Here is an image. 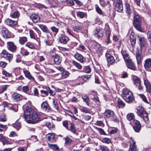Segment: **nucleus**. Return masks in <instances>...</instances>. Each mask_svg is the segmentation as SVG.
Returning a JSON list of instances; mask_svg holds the SVG:
<instances>
[{"label": "nucleus", "mask_w": 151, "mask_h": 151, "mask_svg": "<svg viewBox=\"0 0 151 151\" xmlns=\"http://www.w3.org/2000/svg\"><path fill=\"white\" fill-rule=\"evenodd\" d=\"M17 136L18 135L17 133L14 131L11 132L9 134V136L10 137H14L15 136Z\"/></svg>", "instance_id": "63"}, {"label": "nucleus", "mask_w": 151, "mask_h": 151, "mask_svg": "<svg viewBox=\"0 0 151 151\" xmlns=\"http://www.w3.org/2000/svg\"><path fill=\"white\" fill-rule=\"evenodd\" d=\"M22 89L23 92L26 93L29 91V87L27 86H23L22 87Z\"/></svg>", "instance_id": "62"}, {"label": "nucleus", "mask_w": 151, "mask_h": 151, "mask_svg": "<svg viewBox=\"0 0 151 151\" xmlns=\"http://www.w3.org/2000/svg\"><path fill=\"white\" fill-rule=\"evenodd\" d=\"M140 97L142 99L143 101L145 102H147V101L145 96L143 94H140L139 95Z\"/></svg>", "instance_id": "61"}, {"label": "nucleus", "mask_w": 151, "mask_h": 151, "mask_svg": "<svg viewBox=\"0 0 151 151\" xmlns=\"http://www.w3.org/2000/svg\"><path fill=\"white\" fill-rule=\"evenodd\" d=\"M79 78H81L84 81H86L88 80L90 78V75H85L84 76H80Z\"/></svg>", "instance_id": "49"}, {"label": "nucleus", "mask_w": 151, "mask_h": 151, "mask_svg": "<svg viewBox=\"0 0 151 151\" xmlns=\"http://www.w3.org/2000/svg\"><path fill=\"white\" fill-rule=\"evenodd\" d=\"M27 41V38H19V43L22 45L24 44Z\"/></svg>", "instance_id": "59"}, {"label": "nucleus", "mask_w": 151, "mask_h": 151, "mask_svg": "<svg viewBox=\"0 0 151 151\" xmlns=\"http://www.w3.org/2000/svg\"><path fill=\"white\" fill-rule=\"evenodd\" d=\"M13 126L14 128L18 130L20 128V123L19 122H16L13 124Z\"/></svg>", "instance_id": "47"}, {"label": "nucleus", "mask_w": 151, "mask_h": 151, "mask_svg": "<svg viewBox=\"0 0 151 151\" xmlns=\"http://www.w3.org/2000/svg\"><path fill=\"white\" fill-rule=\"evenodd\" d=\"M12 99L16 101H19L22 98V96L20 94L17 93H14L12 95Z\"/></svg>", "instance_id": "23"}, {"label": "nucleus", "mask_w": 151, "mask_h": 151, "mask_svg": "<svg viewBox=\"0 0 151 151\" xmlns=\"http://www.w3.org/2000/svg\"><path fill=\"white\" fill-rule=\"evenodd\" d=\"M13 142L14 140H13L11 139H5L3 144V145H4L5 144H12L13 143Z\"/></svg>", "instance_id": "39"}, {"label": "nucleus", "mask_w": 151, "mask_h": 151, "mask_svg": "<svg viewBox=\"0 0 151 151\" xmlns=\"http://www.w3.org/2000/svg\"><path fill=\"white\" fill-rule=\"evenodd\" d=\"M41 107L42 110L45 112H49L50 111V108L46 102H44L42 104Z\"/></svg>", "instance_id": "15"}, {"label": "nucleus", "mask_w": 151, "mask_h": 151, "mask_svg": "<svg viewBox=\"0 0 151 151\" xmlns=\"http://www.w3.org/2000/svg\"><path fill=\"white\" fill-rule=\"evenodd\" d=\"M70 74V73L68 71L65 70L61 73V76L63 78H67L69 76Z\"/></svg>", "instance_id": "34"}, {"label": "nucleus", "mask_w": 151, "mask_h": 151, "mask_svg": "<svg viewBox=\"0 0 151 151\" xmlns=\"http://www.w3.org/2000/svg\"><path fill=\"white\" fill-rule=\"evenodd\" d=\"M66 2L69 6H73L74 5V2L73 0H66Z\"/></svg>", "instance_id": "56"}, {"label": "nucleus", "mask_w": 151, "mask_h": 151, "mask_svg": "<svg viewBox=\"0 0 151 151\" xmlns=\"http://www.w3.org/2000/svg\"><path fill=\"white\" fill-rule=\"evenodd\" d=\"M115 5V9L117 11L121 12L123 10V3L121 0H116Z\"/></svg>", "instance_id": "9"}, {"label": "nucleus", "mask_w": 151, "mask_h": 151, "mask_svg": "<svg viewBox=\"0 0 151 151\" xmlns=\"http://www.w3.org/2000/svg\"><path fill=\"white\" fill-rule=\"evenodd\" d=\"M54 41L53 38H47L45 40V41L46 44L48 45H51Z\"/></svg>", "instance_id": "38"}, {"label": "nucleus", "mask_w": 151, "mask_h": 151, "mask_svg": "<svg viewBox=\"0 0 151 151\" xmlns=\"http://www.w3.org/2000/svg\"><path fill=\"white\" fill-rule=\"evenodd\" d=\"M26 46L29 48L32 49H35V47L30 42H28L26 45Z\"/></svg>", "instance_id": "54"}, {"label": "nucleus", "mask_w": 151, "mask_h": 151, "mask_svg": "<svg viewBox=\"0 0 151 151\" xmlns=\"http://www.w3.org/2000/svg\"><path fill=\"white\" fill-rule=\"evenodd\" d=\"M30 17L32 19L33 22L35 23L38 22L40 19L39 17L35 14H32L30 16Z\"/></svg>", "instance_id": "27"}, {"label": "nucleus", "mask_w": 151, "mask_h": 151, "mask_svg": "<svg viewBox=\"0 0 151 151\" xmlns=\"http://www.w3.org/2000/svg\"><path fill=\"white\" fill-rule=\"evenodd\" d=\"M90 44L92 45L93 48L96 51V53L99 56H100L102 54L103 47L101 45L96 42L92 41Z\"/></svg>", "instance_id": "5"}, {"label": "nucleus", "mask_w": 151, "mask_h": 151, "mask_svg": "<svg viewBox=\"0 0 151 151\" xmlns=\"http://www.w3.org/2000/svg\"><path fill=\"white\" fill-rule=\"evenodd\" d=\"M82 28L81 26H75L73 27V30L76 32H79Z\"/></svg>", "instance_id": "55"}, {"label": "nucleus", "mask_w": 151, "mask_h": 151, "mask_svg": "<svg viewBox=\"0 0 151 151\" xmlns=\"http://www.w3.org/2000/svg\"><path fill=\"white\" fill-rule=\"evenodd\" d=\"M133 128L135 131L139 132L141 129V124L140 122L136 119H134L133 121Z\"/></svg>", "instance_id": "7"}, {"label": "nucleus", "mask_w": 151, "mask_h": 151, "mask_svg": "<svg viewBox=\"0 0 151 151\" xmlns=\"http://www.w3.org/2000/svg\"><path fill=\"white\" fill-rule=\"evenodd\" d=\"M82 98L83 99L84 101L85 102L87 105L89 106V97L86 95H83L82 96Z\"/></svg>", "instance_id": "35"}, {"label": "nucleus", "mask_w": 151, "mask_h": 151, "mask_svg": "<svg viewBox=\"0 0 151 151\" xmlns=\"http://www.w3.org/2000/svg\"><path fill=\"white\" fill-rule=\"evenodd\" d=\"M1 55L2 58L8 60L9 63L10 62L13 57L12 54L9 53L5 50H3L2 51Z\"/></svg>", "instance_id": "6"}, {"label": "nucleus", "mask_w": 151, "mask_h": 151, "mask_svg": "<svg viewBox=\"0 0 151 151\" xmlns=\"http://www.w3.org/2000/svg\"><path fill=\"white\" fill-rule=\"evenodd\" d=\"M122 97L128 103L131 102L133 99L132 93L127 88L123 89L122 92Z\"/></svg>", "instance_id": "4"}, {"label": "nucleus", "mask_w": 151, "mask_h": 151, "mask_svg": "<svg viewBox=\"0 0 151 151\" xmlns=\"http://www.w3.org/2000/svg\"><path fill=\"white\" fill-rule=\"evenodd\" d=\"M114 113L112 111L107 109L104 112L105 116L107 118H111L113 116Z\"/></svg>", "instance_id": "22"}, {"label": "nucleus", "mask_w": 151, "mask_h": 151, "mask_svg": "<svg viewBox=\"0 0 151 151\" xmlns=\"http://www.w3.org/2000/svg\"><path fill=\"white\" fill-rule=\"evenodd\" d=\"M99 147L101 151H109V149L106 146L100 145Z\"/></svg>", "instance_id": "52"}, {"label": "nucleus", "mask_w": 151, "mask_h": 151, "mask_svg": "<svg viewBox=\"0 0 151 151\" xmlns=\"http://www.w3.org/2000/svg\"><path fill=\"white\" fill-rule=\"evenodd\" d=\"M130 41L132 46L133 47L134 46L136 42V38H130Z\"/></svg>", "instance_id": "58"}, {"label": "nucleus", "mask_w": 151, "mask_h": 151, "mask_svg": "<svg viewBox=\"0 0 151 151\" xmlns=\"http://www.w3.org/2000/svg\"><path fill=\"white\" fill-rule=\"evenodd\" d=\"M1 73L2 75H4L6 77H10L12 76L11 73L7 72L4 69L2 71Z\"/></svg>", "instance_id": "44"}, {"label": "nucleus", "mask_w": 151, "mask_h": 151, "mask_svg": "<svg viewBox=\"0 0 151 151\" xmlns=\"http://www.w3.org/2000/svg\"><path fill=\"white\" fill-rule=\"evenodd\" d=\"M137 114L139 117L142 118L147 124L150 122L147 112L144 108L141 106H138L137 108Z\"/></svg>", "instance_id": "3"}, {"label": "nucleus", "mask_w": 151, "mask_h": 151, "mask_svg": "<svg viewBox=\"0 0 151 151\" xmlns=\"http://www.w3.org/2000/svg\"><path fill=\"white\" fill-rule=\"evenodd\" d=\"M74 57L78 60L81 63H83L86 61V58L80 54L77 53L75 55Z\"/></svg>", "instance_id": "16"}, {"label": "nucleus", "mask_w": 151, "mask_h": 151, "mask_svg": "<svg viewBox=\"0 0 151 151\" xmlns=\"http://www.w3.org/2000/svg\"><path fill=\"white\" fill-rule=\"evenodd\" d=\"M102 142L104 143L109 144L111 142V141L110 139L107 138H105L102 140Z\"/></svg>", "instance_id": "53"}, {"label": "nucleus", "mask_w": 151, "mask_h": 151, "mask_svg": "<svg viewBox=\"0 0 151 151\" xmlns=\"http://www.w3.org/2000/svg\"><path fill=\"white\" fill-rule=\"evenodd\" d=\"M121 52L125 61H126L130 59L129 55L126 51L125 50H122L121 51Z\"/></svg>", "instance_id": "29"}, {"label": "nucleus", "mask_w": 151, "mask_h": 151, "mask_svg": "<svg viewBox=\"0 0 151 151\" xmlns=\"http://www.w3.org/2000/svg\"><path fill=\"white\" fill-rule=\"evenodd\" d=\"M118 129L116 128H113L110 131V134H114L116 133Z\"/></svg>", "instance_id": "64"}, {"label": "nucleus", "mask_w": 151, "mask_h": 151, "mask_svg": "<svg viewBox=\"0 0 151 151\" xmlns=\"http://www.w3.org/2000/svg\"><path fill=\"white\" fill-rule=\"evenodd\" d=\"M73 65L79 69L80 70L82 69V66L80 63L75 61H73Z\"/></svg>", "instance_id": "48"}, {"label": "nucleus", "mask_w": 151, "mask_h": 151, "mask_svg": "<svg viewBox=\"0 0 151 151\" xmlns=\"http://www.w3.org/2000/svg\"><path fill=\"white\" fill-rule=\"evenodd\" d=\"M132 81L134 85H137L141 83L140 79L138 77L134 76L132 78Z\"/></svg>", "instance_id": "26"}, {"label": "nucleus", "mask_w": 151, "mask_h": 151, "mask_svg": "<svg viewBox=\"0 0 151 151\" xmlns=\"http://www.w3.org/2000/svg\"><path fill=\"white\" fill-rule=\"evenodd\" d=\"M125 62L128 68L134 70H136V68L135 65L131 59H130Z\"/></svg>", "instance_id": "12"}, {"label": "nucleus", "mask_w": 151, "mask_h": 151, "mask_svg": "<svg viewBox=\"0 0 151 151\" xmlns=\"http://www.w3.org/2000/svg\"><path fill=\"white\" fill-rule=\"evenodd\" d=\"M95 128L98 130L101 134L106 135V133L101 128H99L97 127H95Z\"/></svg>", "instance_id": "57"}, {"label": "nucleus", "mask_w": 151, "mask_h": 151, "mask_svg": "<svg viewBox=\"0 0 151 151\" xmlns=\"http://www.w3.org/2000/svg\"><path fill=\"white\" fill-rule=\"evenodd\" d=\"M23 72L26 78L29 79L34 80V78L32 76L28 70H24Z\"/></svg>", "instance_id": "30"}, {"label": "nucleus", "mask_w": 151, "mask_h": 151, "mask_svg": "<svg viewBox=\"0 0 151 151\" xmlns=\"http://www.w3.org/2000/svg\"><path fill=\"white\" fill-rule=\"evenodd\" d=\"M129 142V148L128 151H138L136 145V142L132 137H130Z\"/></svg>", "instance_id": "8"}, {"label": "nucleus", "mask_w": 151, "mask_h": 151, "mask_svg": "<svg viewBox=\"0 0 151 151\" xmlns=\"http://www.w3.org/2000/svg\"><path fill=\"white\" fill-rule=\"evenodd\" d=\"M48 145L51 149H53L54 150H56L57 151L60 150L59 148L57 145L48 144Z\"/></svg>", "instance_id": "33"}, {"label": "nucleus", "mask_w": 151, "mask_h": 151, "mask_svg": "<svg viewBox=\"0 0 151 151\" xmlns=\"http://www.w3.org/2000/svg\"><path fill=\"white\" fill-rule=\"evenodd\" d=\"M139 41L141 50L145 49L147 46V43L145 38H139Z\"/></svg>", "instance_id": "14"}, {"label": "nucleus", "mask_w": 151, "mask_h": 151, "mask_svg": "<svg viewBox=\"0 0 151 151\" xmlns=\"http://www.w3.org/2000/svg\"><path fill=\"white\" fill-rule=\"evenodd\" d=\"M21 53L22 55L24 56L28 55L29 54V52L27 50H26L23 48L21 49Z\"/></svg>", "instance_id": "43"}, {"label": "nucleus", "mask_w": 151, "mask_h": 151, "mask_svg": "<svg viewBox=\"0 0 151 151\" xmlns=\"http://www.w3.org/2000/svg\"><path fill=\"white\" fill-rule=\"evenodd\" d=\"M78 17L81 18H83L86 15V13L81 12H78L77 13Z\"/></svg>", "instance_id": "42"}, {"label": "nucleus", "mask_w": 151, "mask_h": 151, "mask_svg": "<svg viewBox=\"0 0 151 151\" xmlns=\"http://www.w3.org/2000/svg\"><path fill=\"white\" fill-rule=\"evenodd\" d=\"M46 137L48 140L51 142H53L55 141L54 134L53 133H50L46 135Z\"/></svg>", "instance_id": "21"}, {"label": "nucleus", "mask_w": 151, "mask_h": 151, "mask_svg": "<svg viewBox=\"0 0 151 151\" xmlns=\"http://www.w3.org/2000/svg\"><path fill=\"white\" fill-rule=\"evenodd\" d=\"M24 116L25 120L28 123L34 124L42 120L43 118L41 114L37 113L30 106H27L24 110Z\"/></svg>", "instance_id": "1"}, {"label": "nucleus", "mask_w": 151, "mask_h": 151, "mask_svg": "<svg viewBox=\"0 0 151 151\" xmlns=\"http://www.w3.org/2000/svg\"><path fill=\"white\" fill-rule=\"evenodd\" d=\"M39 26L43 32L46 33L48 32V29L46 26L43 24H40Z\"/></svg>", "instance_id": "46"}, {"label": "nucleus", "mask_w": 151, "mask_h": 151, "mask_svg": "<svg viewBox=\"0 0 151 151\" xmlns=\"http://www.w3.org/2000/svg\"><path fill=\"white\" fill-rule=\"evenodd\" d=\"M6 24L9 26H14L17 24V22L15 21L8 19L5 20Z\"/></svg>", "instance_id": "25"}, {"label": "nucleus", "mask_w": 151, "mask_h": 151, "mask_svg": "<svg viewBox=\"0 0 151 151\" xmlns=\"http://www.w3.org/2000/svg\"><path fill=\"white\" fill-rule=\"evenodd\" d=\"M136 56L137 64H139L141 63L143 57L141 55L139 50L136 52Z\"/></svg>", "instance_id": "20"}, {"label": "nucleus", "mask_w": 151, "mask_h": 151, "mask_svg": "<svg viewBox=\"0 0 151 151\" xmlns=\"http://www.w3.org/2000/svg\"><path fill=\"white\" fill-rule=\"evenodd\" d=\"M91 68L89 66H85L83 68V72L87 73H89L91 72Z\"/></svg>", "instance_id": "40"}, {"label": "nucleus", "mask_w": 151, "mask_h": 151, "mask_svg": "<svg viewBox=\"0 0 151 151\" xmlns=\"http://www.w3.org/2000/svg\"><path fill=\"white\" fill-rule=\"evenodd\" d=\"M69 40V38H59V41L62 44H66Z\"/></svg>", "instance_id": "45"}, {"label": "nucleus", "mask_w": 151, "mask_h": 151, "mask_svg": "<svg viewBox=\"0 0 151 151\" xmlns=\"http://www.w3.org/2000/svg\"><path fill=\"white\" fill-rule=\"evenodd\" d=\"M46 126L50 129H53L55 127V125L50 122H47L46 124Z\"/></svg>", "instance_id": "41"}, {"label": "nucleus", "mask_w": 151, "mask_h": 151, "mask_svg": "<svg viewBox=\"0 0 151 151\" xmlns=\"http://www.w3.org/2000/svg\"><path fill=\"white\" fill-rule=\"evenodd\" d=\"M144 66L145 69L148 70L151 68V58H147L145 61Z\"/></svg>", "instance_id": "19"}, {"label": "nucleus", "mask_w": 151, "mask_h": 151, "mask_svg": "<svg viewBox=\"0 0 151 151\" xmlns=\"http://www.w3.org/2000/svg\"><path fill=\"white\" fill-rule=\"evenodd\" d=\"M125 6L126 9V12L128 14L129 16L133 14L134 12H135L131 8L130 4L128 3H126L125 4Z\"/></svg>", "instance_id": "17"}, {"label": "nucleus", "mask_w": 151, "mask_h": 151, "mask_svg": "<svg viewBox=\"0 0 151 151\" xmlns=\"http://www.w3.org/2000/svg\"><path fill=\"white\" fill-rule=\"evenodd\" d=\"M92 99L94 101L96 102L97 103V104L98 105L99 104V100L97 96L94 97L93 98H92Z\"/></svg>", "instance_id": "60"}, {"label": "nucleus", "mask_w": 151, "mask_h": 151, "mask_svg": "<svg viewBox=\"0 0 151 151\" xmlns=\"http://www.w3.org/2000/svg\"><path fill=\"white\" fill-rule=\"evenodd\" d=\"M132 15L133 16V25L135 28L140 32H143L144 29H142L141 26L142 19L140 17L136 12H134Z\"/></svg>", "instance_id": "2"}, {"label": "nucleus", "mask_w": 151, "mask_h": 151, "mask_svg": "<svg viewBox=\"0 0 151 151\" xmlns=\"http://www.w3.org/2000/svg\"><path fill=\"white\" fill-rule=\"evenodd\" d=\"M106 56L108 63H113L114 62L115 60L113 56H111L109 54L107 53H106Z\"/></svg>", "instance_id": "24"}, {"label": "nucleus", "mask_w": 151, "mask_h": 151, "mask_svg": "<svg viewBox=\"0 0 151 151\" xmlns=\"http://www.w3.org/2000/svg\"><path fill=\"white\" fill-rule=\"evenodd\" d=\"M100 3L101 5L103 6H107L108 7H110L111 5L110 4L109 2V1H107L106 2H105L104 0H99Z\"/></svg>", "instance_id": "31"}, {"label": "nucleus", "mask_w": 151, "mask_h": 151, "mask_svg": "<svg viewBox=\"0 0 151 151\" xmlns=\"http://www.w3.org/2000/svg\"><path fill=\"white\" fill-rule=\"evenodd\" d=\"M53 100V105L54 108L56 110H58V109L57 101L54 99Z\"/></svg>", "instance_id": "51"}, {"label": "nucleus", "mask_w": 151, "mask_h": 151, "mask_svg": "<svg viewBox=\"0 0 151 151\" xmlns=\"http://www.w3.org/2000/svg\"><path fill=\"white\" fill-rule=\"evenodd\" d=\"M144 84L146 88L147 92L151 93V84L149 81L146 79H144Z\"/></svg>", "instance_id": "11"}, {"label": "nucleus", "mask_w": 151, "mask_h": 151, "mask_svg": "<svg viewBox=\"0 0 151 151\" xmlns=\"http://www.w3.org/2000/svg\"><path fill=\"white\" fill-rule=\"evenodd\" d=\"M117 103L118 107L120 108L122 107H124L125 106V104L124 103L123 101L119 98L118 99Z\"/></svg>", "instance_id": "37"}, {"label": "nucleus", "mask_w": 151, "mask_h": 151, "mask_svg": "<svg viewBox=\"0 0 151 151\" xmlns=\"http://www.w3.org/2000/svg\"><path fill=\"white\" fill-rule=\"evenodd\" d=\"M1 34L2 36L4 38H9V32L7 28L3 26H1Z\"/></svg>", "instance_id": "10"}, {"label": "nucleus", "mask_w": 151, "mask_h": 151, "mask_svg": "<svg viewBox=\"0 0 151 151\" xmlns=\"http://www.w3.org/2000/svg\"><path fill=\"white\" fill-rule=\"evenodd\" d=\"M93 33L95 37L100 38L103 37V34L102 33L101 31L99 30V29L94 30Z\"/></svg>", "instance_id": "28"}, {"label": "nucleus", "mask_w": 151, "mask_h": 151, "mask_svg": "<svg viewBox=\"0 0 151 151\" xmlns=\"http://www.w3.org/2000/svg\"><path fill=\"white\" fill-rule=\"evenodd\" d=\"M51 57L53 59L55 64L59 65L60 63L62 60V58L58 55H52Z\"/></svg>", "instance_id": "18"}, {"label": "nucleus", "mask_w": 151, "mask_h": 151, "mask_svg": "<svg viewBox=\"0 0 151 151\" xmlns=\"http://www.w3.org/2000/svg\"><path fill=\"white\" fill-rule=\"evenodd\" d=\"M8 48L9 50L13 52H15L17 50L16 46L13 42H7Z\"/></svg>", "instance_id": "13"}, {"label": "nucleus", "mask_w": 151, "mask_h": 151, "mask_svg": "<svg viewBox=\"0 0 151 151\" xmlns=\"http://www.w3.org/2000/svg\"><path fill=\"white\" fill-rule=\"evenodd\" d=\"M69 130L74 134H76L77 131L74 124L71 123Z\"/></svg>", "instance_id": "36"}, {"label": "nucleus", "mask_w": 151, "mask_h": 151, "mask_svg": "<svg viewBox=\"0 0 151 151\" xmlns=\"http://www.w3.org/2000/svg\"><path fill=\"white\" fill-rule=\"evenodd\" d=\"M81 110L82 112L86 113H89L90 112L89 109L87 107H83L81 109Z\"/></svg>", "instance_id": "50"}, {"label": "nucleus", "mask_w": 151, "mask_h": 151, "mask_svg": "<svg viewBox=\"0 0 151 151\" xmlns=\"http://www.w3.org/2000/svg\"><path fill=\"white\" fill-rule=\"evenodd\" d=\"M135 116L133 113H129L127 115V119L129 121H131L134 119Z\"/></svg>", "instance_id": "32"}]
</instances>
